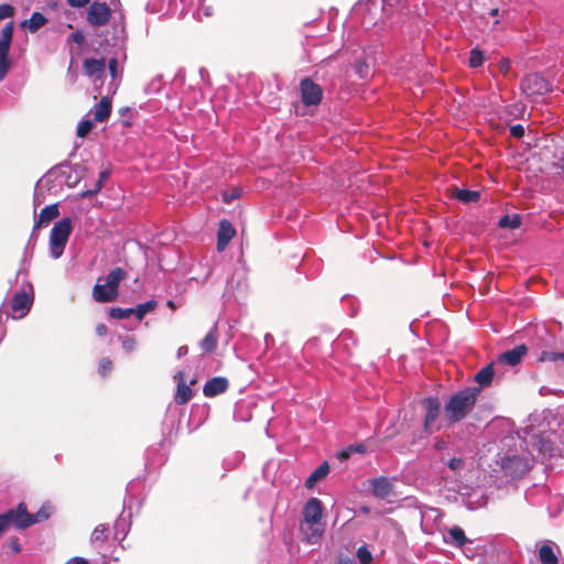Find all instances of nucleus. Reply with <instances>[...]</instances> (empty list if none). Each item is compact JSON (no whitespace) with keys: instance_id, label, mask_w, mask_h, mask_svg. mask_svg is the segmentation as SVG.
I'll return each instance as SVG.
<instances>
[{"instance_id":"obj_1","label":"nucleus","mask_w":564,"mask_h":564,"mask_svg":"<svg viewBox=\"0 0 564 564\" xmlns=\"http://www.w3.org/2000/svg\"><path fill=\"white\" fill-rule=\"evenodd\" d=\"M479 394V387H468L453 393L444 405L446 420L451 424L463 421L474 410Z\"/></svg>"},{"instance_id":"obj_2","label":"nucleus","mask_w":564,"mask_h":564,"mask_svg":"<svg viewBox=\"0 0 564 564\" xmlns=\"http://www.w3.org/2000/svg\"><path fill=\"white\" fill-rule=\"evenodd\" d=\"M52 511L53 506L50 502H45L37 512L30 513L26 505L24 502H20L15 509L7 510V513H11L9 519L11 525L18 530H24L35 523L47 520L51 517Z\"/></svg>"},{"instance_id":"obj_3","label":"nucleus","mask_w":564,"mask_h":564,"mask_svg":"<svg viewBox=\"0 0 564 564\" xmlns=\"http://www.w3.org/2000/svg\"><path fill=\"white\" fill-rule=\"evenodd\" d=\"M127 278V272L122 268H115L109 272L106 278V284L111 292V294L104 295L100 292V281L101 278L98 279V282L93 288V297L98 303H109L113 302L119 295V284L122 280Z\"/></svg>"},{"instance_id":"obj_4","label":"nucleus","mask_w":564,"mask_h":564,"mask_svg":"<svg viewBox=\"0 0 564 564\" xmlns=\"http://www.w3.org/2000/svg\"><path fill=\"white\" fill-rule=\"evenodd\" d=\"M72 232L70 218H63L55 223L50 235V248L53 258H59L65 249L67 240Z\"/></svg>"},{"instance_id":"obj_5","label":"nucleus","mask_w":564,"mask_h":564,"mask_svg":"<svg viewBox=\"0 0 564 564\" xmlns=\"http://www.w3.org/2000/svg\"><path fill=\"white\" fill-rule=\"evenodd\" d=\"M14 22H8L2 31L0 39V82L6 77L11 67L9 57L10 46L13 37Z\"/></svg>"},{"instance_id":"obj_6","label":"nucleus","mask_w":564,"mask_h":564,"mask_svg":"<svg viewBox=\"0 0 564 564\" xmlns=\"http://www.w3.org/2000/svg\"><path fill=\"white\" fill-rule=\"evenodd\" d=\"M521 89L531 97L541 96L552 90L551 84L540 74H529L521 80Z\"/></svg>"},{"instance_id":"obj_7","label":"nucleus","mask_w":564,"mask_h":564,"mask_svg":"<svg viewBox=\"0 0 564 564\" xmlns=\"http://www.w3.org/2000/svg\"><path fill=\"white\" fill-rule=\"evenodd\" d=\"M300 93L302 102L307 107L317 106L323 99L322 87L310 77H305L300 82Z\"/></svg>"},{"instance_id":"obj_8","label":"nucleus","mask_w":564,"mask_h":564,"mask_svg":"<svg viewBox=\"0 0 564 564\" xmlns=\"http://www.w3.org/2000/svg\"><path fill=\"white\" fill-rule=\"evenodd\" d=\"M111 18L110 8L104 2H93L87 11V21L93 26H104Z\"/></svg>"},{"instance_id":"obj_9","label":"nucleus","mask_w":564,"mask_h":564,"mask_svg":"<svg viewBox=\"0 0 564 564\" xmlns=\"http://www.w3.org/2000/svg\"><path fill=\"white\" fill-rule=\"evenodd\" d=\"M33 303V297L26 292L22 291L17 294L11 300V316L13 318L25 316L31 310Z\"/></svg>"},{"instance_id":"obj_10","label":"nucleus","mask_w":564,"mask_h":564,"mask_svg":"<svg viewBox=\"0 0 564 564\" xmlns=\"http://www.w3.org/2000/svg\"><path fill=\"white\" fill-rule=\"evenodd\" d=\"M301 533L303 534V541L307 544L318 543L325 532V524L322 522H304L300 524Z\"/></svg>"},{"instance_id":"obj_11","label":"nucleus","mask_w":564,"mask_h":564,"mask_svg":"<svg viewBox=\"0 0 564 564\" xmlns=\"http://www.w3.org/2000/svg\"><path fill=\"white\" fill-rule=\"evenodd\" d=\"M425 409L424 430L432 433L431 426L441 413V402L436 397H429L422 401Z\"/></svg>"},{"instance_id":"obj_12","label":"nucleus","mask_w":564,"mask_h":564,"mask_svg":"<svg viewBox=\"0 0 564 564\" xmlns=\"http://www.w3.org/2000/svg\"><path fill=\"white\" fill-rule=\"evenodd\" d=\"M302 516L304 522H322L323 505L317 498H310L303 507Z\"/></svg>"},{"instance_id":"obj_13","label":"nucleus","mask_w":564,"mask_h":564,"mask_svg":"<svg viewBox=\"0 0 564 564\" xmlns=\"http://www.w3.org/2000/svg\"><path fill=\"white\" fill-rule=\"evenodd\" d=\"M236 236V229L227 219H221L217 232V251L223 252Z\"/></svg>"},{"instance_id":"obj_14","label":"nucleus","mask_w":564,"mask_h":564,"mask_svg":"<svg viewBox=\"0 0 564 564\" xmlns=\"http://www.w3.org/2000/svg\"><path fill=\"white\" fill-rule=\"evenodd\" d=\"M528 348L524 344L518 345L514 348L507 350L499 355L498 361L508 366H517L521 362L522 358L527 355Z\"/></svg>"},{"instance_id":"obj_15","label":"nucleus","mask_w":564,"mask_h":564,"mask_svg":"<svg viewBox=\"0 0 564 564\" xmlns=\"http://www.w3.org/2000/svg\"><path fill=\"white\" fill-rule=\"evenodd\" d=\"M228 387L229 382L225 377H214L204 384L203 393L207 398H213L224 393Z\"/></svg>"},{"instance_id":"obj_16","label":"nucleus","mask_w":564,"mask_h":564,"mask_svg":"<svg viewBox=\"0 0 564 564\" xmlns=\"http://www.w3.org/2000/svg\"><path fill=\"white\" fill-rule=\"evenodd\" d=\"M371 492L380 499L388 498L393 491V485L386 477H377L370 480Z\"/></svg>"},{"instance_id":"obj_17","label":"nucleus","mask_w":564,"mask_h":564,"mask_svg":"<svg viewBox=\"0 0 564 564\" xmlns=\"http://www.w3.org/2000/svg\"><path fill=\"white\" fill-rule=\"evenodd\" d=\"M105 58H86L83 63V69L89 77L96 76L98 79H101L105 74Z\"/></svg>"},{"instance_id":"obj_18","label":"nucleus","mask_w":564,"mask_h":564,"mask_svg":"<svg viewBox=\"0 0 564 564\" xmlns=\"http://www.w3.org/2000/svg\"><path fill=\"white\" fill-rule=\"evenodd\" d=\"M111 113V99L108 96L101 97L99 102L95 106L94 119L96 122L106 121Z\"/></svg>"},{"instance_id":"obj_19","label":"nucleus","mask_w":564,"mask_h":564,"mask_svg":"<svg viewBox=\"0 0 564 564\" xmlns=\"http://www.w3.org/2000/svg\"><path fill=\"white\" fill-rule=\"evenodd\" d=\"M196 379L191 380L189 384L181 383L177 384L176 393L174 395V401L178 405L186 404L193 398V391L191 389L192 384H195Z\"/></svg>"},{"instance_id":"obj_20","label":"nucleus","mask_w":564,"mask_h":564,"mask_svg":"<svg viewBox=\"0 0 564 564\" xmlns=\"http://www.w3.org/2000/svg\"><path fill=\"white\" fill-rule=\"evenodd\" d=\"M329 471V466L327 462L322 463L305 480V487L307 489H312L316 486V484L324 479Z\"/></svg>"},{"instance_id":"obj_21","label":"nucleus","mask_w":564,"mask_h":564,"mask_svg":"<svg viewBox=\"0 0 564 564\" xmlns=\"http://www.w3.org/2000/svg\"><path fill=\"white\" fill-rule=\"evenodd\" d=\"M495 376L494 365L489 364L481 368L475 375V381L479 384L478 387L481 389L482 387H489L492 382Z\"/></svg>"},{"instance_id":"obj_22","label":"nucleus","mask_w":564,"mask_h":564,"mask_svg":"<svg viewBox=\"0 0 564 564\" xmlns=\"http://www.w3.org/2000/svg\"><path fill=\"white\" fill-rule=\"evenodd\" d=\"M453 197H455L456 199L465 203V204H469V203H476L479 200L480 198V192L478 191H471V189H460V188H457V187H454L453 189Z\"/></svg>"},{"instance_id":"obj_23","label":"nucleus","mask_w":564,"mask_h":564,"mask_svg":"<svg viewBox=\"0 0 564 564\" xmlns=\"http://www.w3.org/2000/svg\"><path fill=\"white\" fill-rule=\"evenodd\" d=\"M47 22V19L41 12H33L29 20L21 23L22 28H28L30 32H36Z\"/></svg>"},{"instance_id":"obj_24","label":"nucleus","mask_w":564,"mask_h":564,"mask_svg":"<svg viewBox=\"0 0 564 564\" xmlns=\"http://www.w3.org/2000/svg\"><path fill=\"white\" fill-rule=\"evenodd\" d=\"M59 215L58 206L56 204L45 206L39 216V220L35 224V228H39L43 224H47L51 220L57 218Z\"/></svg>"},{"instance_id":"obj_25","label":"nucleus","mask_w":564,"mask_h":564,"mask_svg":"<svg viewBox=\"0 0 564 564\" xmlns=\"http://www.w3.org/2000/svg\"><path fill=\"white\" fill-rule=\"evenodd\" d=\"M539 560L542 564H558V557L550 544H543L540 546Z\"/></svg>"},{"instance_id":"obj_26","label":"nucleus","mask_w":564,"mask_h":564,"mask_svg":"<svg viewBox=\"0 0 564 564\" xmlns=\"http://www.w3.org/2000/svg\"><path fill=\"white\" fill-rule=\"evenodd\" d=\"M218 343L217 332L214 327L208 334L200 340L199 347L204 352H213Z\"/></svg>"},{"instance_id":"obj_27","label":"nucleus","mask_w":564,"mask_h":564,"mask_svg":"<svg viewBox=\"0 0 564 564\" xmlns=\"http://www.w3.org/2000/svg\"><path fill=\"white\" fill-rule=\"evenodd\" d=\"M109 534H110L109 524L101 523V524H98L94 529L90 540L94 543H105L108 540Z\"/></svg>"},{"instance_id":"obj_28","label":"nucleus","mask_w":564,"mask_h":564,"mask_svg":"<svg viewBox=\"0 0 564 564\" xmlns=\"http://www.w3.org/2000/svg\"><path fill=\"white\" fill-rule=\"evenodd\" d=\"M158 306V302L154 300L147 301L144 303L138 304L133 307V315L141 321L145 316L147 313L154 311Z\"/></svg>"},{"instance_id":"obj_29","label":"nucleus","mask_w":564,"mask_h":564,"mask_svg":"<svg viewBox=\"0 0 564 564\" xmlns=\"http://www.w3.org/2000/svg\"><path fill=\"white\" fill-rule=\"evenodd\" d=\"M498 225L500 228L516 229L519 228L521 225V217L518 214H514L512 216L505 215L499 219Z\"/></svg>"},{"instance_id":"obj_30","label":"nucleus","mask_w":564,"mask_h":564,"mask_svg":"<svg viewBox=\"0 0 564 564\" xmlns=\"http://www.w3.org/2000/svg\"><path fill=\"white\" fill-rule=\"evenodd\" d=\"M486 61L485 53L478 47H474L470 51V56L468 61V65L471 68L480 67Z\"/></svg>"},{"instance_id":"obj_31","label":"nucleus","mask_w":564,"mask_h":564,"mask_svg":"<svg viewBox=\"0 0 564 564\" xmlns=\"http://www.w3.org/2000/svg\"><path fill=\"white\" fill-rule=\"evenodd\" d=\"M448 533H449V536H451L453 543L457 546H463L468 541L465 535L464 530L457 525L451 528Z\"/></svg>"},{"instance_id":"obj_32","label":"nucleus","mask_w":564,"mask_h":564,"mask_svg":"<svg viewBox=\"0 0 564 564\" xmlns=\"http://www.w3.org/2000/svg\"><path fill=\"white\" fill-rule=\"evenodd\" d=\"M133 315V307L130 308H121V307H111L109 310V316L116 319L129 318Z\"/></svg>"},{"instance_id":"obj_33","label":"nucleus","mask_w":564,"mask_h":564,"mask_svg":"<svg viewBox=\"0 0 564 564\" xmlns=\"http://www.w3.org/2000/svg\"><path fill=\"white\" fill-rule=\"evenodd\" d=\"M108 177H109V172L107 170L101 171L99 173V178H98V181H97V183L95 185V188L89 189V191L83 193V196H94V195H96L102 188L104 182Z\"/></svg>"},{"instance_id":"obj_34","label":"nucleus","mask_w":564,"mask_h":564,"mask_svg":"<svg viewBox=\"0 0 564 564\" xmlns=\"http://www.w3.org/2000/svg\"><path fill=\"white\" fill-rule=\"evenodd\" d=\"M94 127V123L91 120H82L79 123H78V127H77V137L78 138H85L93 129Z\"/></svg>"},{"instance_id":"obj_35","label":"nucleus","mask_w":564,"mask_h":564,"mask_svg":"<svg viewBox=\"0 0 564 564\" xmlns=\"http://www.w3.org/2000/svg\"><path fill=\"white\" fill-rule=\"evenodd\" d=\"M112 370V361L109 358H101L98 364V372L101 377H107Z\"/></svg>"},{"instance_id":"obj_36","label":"nucleus","mask_w":564,"mask_h":564,"mask_svg":"<svg viewBox=\"0 0 564 564\" xmlns=\"http://www.w3.org/2000/svg\"><path fill=\"white\" fill-rule=\"evenodd\" d=\"M562 352L551 351V350H543L540 354L539 361L545 362V361H557L561 360Z\"/></svg>"},{"instance_id":"obj_37","label":"nucleus","mask_w":564,"mask_h":564,"mask_svg":"<svg viewBox=\"0 0 564 564\" xmlns=\"http://www.w3.org/2000/svg\"><path fill=\"white\" fill-rule=\"evenodd\" d=\"M357 557L361 564H369L372 561L371 552L366 545L358 547Z\"/></svg>"},{"instance_id":"obj_38","label":"nucleus","mask_w":564,"mask_h":564,"mask_svg":"<svg viewBox=\"0 0 564 564\" xmlns=\"http://www.w3.org/2000/svg\"><path fill=\"white\" fill-rule=\"evenodd\" d=\"M14 15V8L11 4H0V20L12 18Z\"/></svg>"},{"instance_id":"obj_39","label":"nucleus","mask_w":564,"mask_h":564,"mask_svg":"<svg viewBox=\"0 0 564 564\" xmlns=\"http://www.w3.org/2000/svg\"><path fill=\"white\" fill-rule=\"evenodd\" d=\"M10 516L11 513H7V511L0 514V538L3 535L6 530L11 525L9 520Z\"/></svg>"},{"instance_id":"obj_40","label":"nucleus","mask_w":564,"mask_h":564,"mask_svg":"<svg viewBox=\"0 0 564 564\" xmlns=\"http://www.w3.org/2000/svg\"><path fill=\"white\" fill-rule=\"evenodd\" d=\"M137 347V339L134 337H126L122 340V348L126 352H132Z\"/></svg>"},{"instance_id":"obj_41","label":"nucleus","mask_w":564,"mask_h":564,"mask_svg":"<svg viewBox=\"0 0 564 564\" xmlns=\"http://www.w3.org/2000/svg\"><path fill=\"white\" fill-rule=\"evenodd\" d=\"M108 69L112 79L118 77V59L112 57L108 62Z\"/></svg>"},{"instance_id":"obj_42","label":"nucleus","mask_w":564,"mask_h":564,"mask_svg":"<svg viewBox=\"0 0 564 564\" xmlns=\"http://www.w3.org/2000/svg\"><path fill=\"white\" fill-rule=\"evenodd\" d=\"M68 41H73L76 44L82 45L84 43V41H85V35H84L83 31L77 30L76 32H73L68 36Z\"/></svg>"},{"instance_id":"obj_43","label":"nucleus","mask_w":564,"mask_h":564,"mask_svg":"<svg viewBox=\"0 0 564 564\" xmlns=\"http://www.w3.org/2000/svg\"><path fill=\"white\" fill-rule=\"evenodd\" d=\"M510 134L520 139L524 135V128L521 124H514L510 128Z\"/></svg>"},{"instance_id":"obj_44","label":"nucleus","mask_w":564,"mask_h":564,"mask_svg":"<svg viewBox=\"0 0 564 564\" xmlns=\"http://www.w3.org/2000/svg\"><path fill=\"white\" fill-rule=\"evenodd\" d=\"M465 465L464 460L462 458H452L449 462H448V467L452 469V470H457V469H460L463 468Z\"/></svg>"},{"instance_id":"obj_45","label":"nucleus","mask_w":564,"mask_h":564,"mask_svg":"<svg viewBox=\"0 0 564 564\" xmlns=\"http://www.w3.org/2000/svg\"><path fill=\"white\" fill-rule=\"evenodd\" d=\"M90 0H67V3L73 8H82L89 3Z\"/></svg>"},{"instance_id":"obj_46","label":"nucleus","mask_w":564,"mask_h":564,"mask_svg":"<svg viewBox=\"0 0 564 564\" xmlns=\"http://www.w3.org/2000/svg\"><path fill=\"white\" fill-rule=\"evenodd\" d=\"M499 69L503 73V74H507L510 69V62L509 59H502L500 61L499 63Z\"/></svg>"},{"instance_id":"obj_47","label":"nucleus","mask_w":564,"mask_h":564,"mask_svg":"<svg viewBox=\"0 0 564 564\" xmlns=\"http://www.w3.org/2000/svg\"><path fill=\"white\" fill-rule=\"evenodd\" d=\"M96 333H97L98 336L104 337V336L107 335L108 328H107V326L105 324H98L96 326Z\"/></svg>"},{"instance_id":"obj_48","label":"nucleus","mask_w":564,"mask_h":564,"mask_svg":"<svg viewBox=\"0 0 564 564\" xmlns=\"http://www.w3.org/2000/svg\"><path fill=\"white\" fill-rule=\"evenodd\" d=\"M10 547L12 549V551L14 553H20L21 552V545H20V542H19L18 538H14L13 540H11Z\"/></svg>"},{"instance_id":"obj_49","label":"nucleus","mask_w":564,"mask_h":564,"mask_svg":"<svg viewBox=\"0 0 564 564\" xmlns=\"http://www.w3.org/2000/svg\"><path fill=\"white\" fill-rule=\"evenodd\" d=\"M350 449L359 454L366 453V446L364 444H354L350 446Z\"/></svg>"},{"instance_id":"obj_50","label":"nucleus","mask_w":564,"mask_h":564,"mask_svg":"<svg viewBox=\"0 0 564 564\" xmlns=\"http://www.w3.org/2000/svg\"><path fill=\"white\" fill-rule=\"evenodd\" d=\"M174 379L176 380L177 384L186 383L185 375H184V372H183V371H177V372L174 375Z\"/></svg>"},{"instance_id":"obj_51","label":"nucleus","mask_w":564,"mask_h":564,"mask_svg":"<svg viewBox=\"0 0 564 564\" xmlns=\"http://www.w3.org/2000/svg\"><path fill=\"white\" fill-rule=\"evenodd\" d=\"M67 564H89V562L83 557H74Z\"/></svg>"},{"instance_id":"obj_52","label":"nucleus","mask_w":564,"mask_h":564,"mask_svg":"<svg viewBox=\"0 0 564 564\" xmlns=\"http://www.w3.org/2000/svg\"><path fill=\"white\" fill-rule=\"evenodd\" d=\"M555 166L564 173V152L556 161Z\"/></svg>"},{"instance_id":"obj_53","label":"nucleus","mask_w":564,"mask_h":564,"mask_svg":"<svg viewBox=\"0 0 564 564\" xmlns=\"http://www.w3.org/2000/svg\"><path fill=\"white\" fill-rule=\"evenodd\" d=\"M475 4L476 6H481V7H486L487 6V2H490L492 3L494 0H474Z\"/></svg>"},{"instance_id":"obj_54","label":"nucleus","mask_w":564,"mask_h":564,"mask_svg":"<svg viewBox=\"0 0 564 564\" xmlns=\"http://www.w3.org/2000/svg\"><path fill=\"white\" fill-rule=\"evenodd\" d=\"M100 288H101V289H100L101 294H104V295L111 294V292L109 291V289H108V286H107V284H106V283L100 284Z\"/></svg>"},{"instance_id":"obj_55","label":"nucleus","mask_w":564,"mask_h":564,"mask_svg":"<svg viewBox=\"0 0 564 564\" xmlns=\"http://www.w3.org/2000/svg\"><path fill=\"white\" fill-rule=\"evenodd\" d=\"M188 351L187 347L186 346H182L178 348L177 350V357H182L183 355H186Z\"/></svg>"},{"instance_id":"obj_56","label":"nucleus","mask_w":564,"mask_h":564,"mask_svg":"<svg viewBox=\"0 0 564 564\" xmlns=\"http://www.w3.org/2000/svg\"><path fill=\"white\" fill-rule=\"evenodd\" d=\"M338 564H355L352 558L346 557V558H339Z\"/></svg>"},{"instance_id":"obj_57","label":"nucleus","mask_w":564,"mask_h":564,"mask_svg":"<svg viewBox=\"0 0 564 564\" xmlns=\"http://www.w3.org/2000/svg\"><path fill=\"white\" fill-rule=\"evenodd\" d=\"M498 12H499V9L496 6L490 8V10H489V14L492 15V17L498 15Z\"/></svg>"},{"instance_id":"obj_58","label":"nucleus","mask_w":564,"mask_h":564,"mask_svg":"<svg viewBox=\"0 0 564 564\" xmlns=\"http://www.w3.org/2000/svg\"><path fill=\"white\" fill-rule=\"evenodd\" d=\"M340 459H346L349 457V453L347 451H341L338 455Z\"/></svg>"},{"instance_id":"obj_59","label":"nucleus","mask_w":564,"mask_h":564,"mask_svg":"<svg viewBox=\"0 0 564 564\" xmlns=\"http://www.w3.org/2000/svg\"><path fill=\"white\" fill-rule=\"evenodd\" d=\"M167 306L171 307L172 310L176 308V306H175L173 301H167Z\"/></svg>"},{"instance_id":"obj_60","label":"nucleus","mask_w":564,"mask_h":564,"mask_svg":"<svg viewBox=\"0 0 564 564\" xmlns=\"http://www.w3.org/2000/svg\"><path fill=\"white\" fill-rule=\"evenodd\" d=\"M361 511L367 513V512H369V508L368 507H361Z\"/></svg>"}]
</instances>
